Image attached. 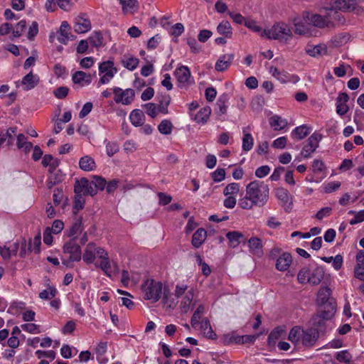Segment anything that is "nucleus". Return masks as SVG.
I'll return each mask as SVG.
<instances>
[{"label":"nucleus","mask_w":364,"mask_h":364,"mask_svg":"<svg viewBox=\"0 0 364 364\" xmlns=\"http://www.w3.org/2000/svg\"><path fill=\"white\" fill-rule=\"evenodd\" d=\"M269 198V187L263 181L254 180L245 187V194L241 195L239 206L244 210H252L254 207H264Z\"/></svg>","instance_id":"nucleus-1"},{"label":"nucleus","mask_w":364,"mask_h":364,"mask_svg":"<svg viewBox=\"0 0 364 364\" xmlns=\"http://www.w3.org/2000/svg\"><path fill=\"white\" fill-rule=\"evenodd\" d=\"M143 298L155 303L158 301L162 294H164L163 284L160 282L154 279H147L141 285Z\"/></svg>","instance_id":"nucleus-2"},{"label":"nucleus","mask_w":364,"mask_h":364,"mask_svg":"<svg viewBox=\"0 0 364 364\" xmlns=\"http://www.w3.org/2000/svg\"><path fill=\"white\" fill-rule=\"evenodd\" d=\"M292 35L289 26L284 23H277L270 29L262 31L261 36L269 39L287 41Z\"/></svg>","instance_id":"nucleus-3"},{"label":"nucleus","mask_w":364,"mask_h":364,"mask_svg":"<svg viewBox=\"0 0 364 364\" xmlns=\"http://www.w3.org/2000/svg\"><path fill=\"white\" fill-rule=\"evenodd\" d=\"M99 72L100 74H102L99 83L107 84L117 73V69L114 66V62L112 60H107L104 61L99 65Z\"/></svg>","instance_id":"nucleus-4"},{"label":"nucleus","mask_w":364,"mask_h":364,"mask_svg":"<svg viewBox=\"0 0 364 364\" xmlns=\"http://www.w3.org/2000/svg\"><path fill=\"white\" fill-rule=\"evenodd\" d=\"M113 93L114 94V100L115 102L122 103L124 105H130L135 97V92L131 88L122 90L120 87H115L113 88Z\"/></svg>","instance_id":"nucleus-5"},{"label":"nucleus","mask_w":364,"mask_h":364,"mask_svg":"<svg viewBox=\"0 0 364 364\" xmlns=\"http://www.w3.org/2000/svg\"><path fill=\"white\" fill-rule=\"evenodd\" d=\"M331 295V290L330 288L327 287H321L317 294V303L326 310H329L330 307L333 306V312H335L336 301Z\"/></svg>","instance_id":"nucleus-6"},{"label":"nucleus","mask_w":364,"mask_h":364,"mask_svg":"<svg viewBox=\"0 0 364 364\" xmlns=\"http://www.w3.org/2000/svg\"><path fill=\"white\" fill-rule=\"evenodd\" d=\"M321 139L322 135L316 132H314L308 138L301 152V154L304 158H309L311 156V154H313L318 147L319 142Z\"/></svg>","instance_id":"nucleus-7"},{"label":"nucleus","mask_w":364,"mask_h":364,"mask_svg":"<svg viewBox=\"0 0 364 364\" xmlns=\"http://www.w3.org/2000/svg\"><path fill=\"white\" fill-rule=\"evenodd\" d=\"M303 18L307 24L318 28L328 27L332 24L328 16H323L319 14L305 13Z\"/></svg>","instance_id":"nucleus-8"},{"label":"nucleus","mask_w":364,"mask_h":364,"mask_svg":"<svg viewBox=\"0 0 364 364\" xmlns=\"http://www.w3.org/2000/svg\"><path fill=\"white\" fill-rule=\"evenodd\" d=\"M75 193H82L84 195H90L92 196L97 194V191L92 181H89L86 178H82L75 181L74 187Z\"/></svg>","instance_id":"nucleus-9"},{"label":"nucleus","mask_w":364,"mask_h":364,"mask_svg":"<svg viewBox=\"0 0 364 364\" xmlns=\"http://www.w3.org/2000/svg\"><path fill=\"white\" fill-rule=\"evenodd\" d=\"M63 252L70 255L69 260L71 262H79L82 258L81 248L75 242V239L68 241L63 245Z\"/></svg>","instance_id":"nucleus-10"},{"label":"nucleus","mask_w":364,"mask_h":364,"mask_svg":"<svg viewBox=\"0 0 364 364\" xmlns=\"http://www.w3.org/2000/svg\"><path fill=\"white\" fill-rule=\"evenodd\" d=\"M318 338V331L316 328H311L306 331L302 329L301 342L304 346H313Z\"/></svg>","instance_id":"nucleus-11"},{"label":"nucleus","mask_w":364,"mask_h":364,"mask_svg":"<svg viewBox=\"0 0 364 364\" xmlns=\"http://www.w3.org/2000/svg\"><path fill=\"white\" fill-rule=\"evenodd\" d=\"M334 313L333 306L330 307L329 310L322 309L318 314L312 318L313 325L316 327L323 326L326 321L330 319L334 315Z\"/></svg>","instance_id":"nucleus-12"},{"label":"nucleus","mask_w":364,"mask_h":364,"mask_svg":"<svg viewBox=\"0 0 364 364\" xmlns=\"http://www.w3.org/2000/svg\"><path fill=\"white\" fill-rule=\"evenodd\" d=\"M174 75L177 81L183 85H188L192 82L191 80V71L187 66L182 65L178 68L176 69Z\"/></svg>","instance_id":"nucleus-13"},{"label":"nucleus","mask_w":364,"mask_h":364,"mask_svg":"<svg viewBox=\"0 0 364 364\" xmlns=\"http://www.w3.org/2000/svg\"><path fill=\"white\" fill-rule=\"evenodd\" d=\"M85 16V14H82L75 18L74 29L77 33H84L91 29V22Z\"/></svg>","instance_id":"nucleus-14"},{"label":"nucleus","mask_w":364,"mask_h":364,"mask_svg":"<svg viewBox=\"0 0 364 364\" xmlns=\"http://www.w3.org/2000/svg\"><path fill=\"white\" fill-rule=\"evenodd\" d=\"M349 96L346 92H340L336 99V113L341 116L345 115L349 107L347 105Z\"/></svg>","instance_id":"nucleus-15"},{"label":"nucleus","mask_w":364,"mask_h":364,"mask_svg":"<svg viewBox=\"0 0 364 364\" xmlns=\"http://www.w3.org/2000/svg\"><path fill=\"white\" fill-rule=\"evenodd\" d=\"M247 244L250 253L257 257H262L263 255V245L260 238L252 237L247 240Z\"/></svg>","instance_id":"nucleus-16"},{"label":"nucleus","mask_w":364,"mask_h":364,"mask_svg":"<svg viewBox=\"0 0 364 364\" xmlns=\"http://www.w3.org/2000/svg\"><path fill=\"white\" fill-rule=\"evenodd\" d=\"M72 80L74 84L83 87L91 83L92 77L90 74H87L83 71H76L72 75Z\"/></svg>","instance_id":"nucleus-17"},{"label":"nucleus","mask_w":364,"mask_h":364,"mask_svg":"<svg viewBox=\"0 0 364 364\" xmlns=\"http://www.w3.org/2000/svg\"><path fill=\"white\" fill-rule=\"evenodd\" d=\"M234 59V54H224L217 60L215 68L218 72H223L231 65Z\"/></svg>","instance_id":"nucleus-18"},{"label":"nucleus","mask_w":364,"mask_h":364,"mask_svg":"<svg viewBox=\"0 0 364 364\" xmlns=\"http://www.w3.org/2000/svg\"><path fill=\"white\" fill-rule=\"evenodd\" d=\"M122 5V12L124 14H134L139 9V2L136 0H118Z\"/></svg>","instance_id":"nucleus-19"},{"label":"nucleus","mask_w":364,"mask_h":364,"mask_svg":"<svg viewBox=\"0 0 364 364\" xmlns=\"http://www.w3.org/2000/svg\"><path fill=\"white\" fill-rule=\"evenodd\" d=\"M73 36L70 33V26L67 21H63L59 30V36L58 40L63 44H67Z\"/></svg>","instance_id":"nucleus-20"},{"label":"nucleus","mask_w":364,"mask_h":364,"mask_svg":"<svg viewBox=\"0 0 364 364\" xmlns=\"http://www.w3.org/2000/svg\"><path fill=\"white\" fill-rule=\"evenodd\" d=\"M96 246L93 242L87 245L82 256L83 261L87 264H92L95 259Z\"/></svg>","instance_id":"nucleus-21"},{"label":"nucleus","mask_w":364,"mask_h":364,"mask_svg":"<svg viewBox=\"0 0 364 364\" xmlns=\"http://www.w3.org/2000/svg\"><path fill=\"white\" fill-rule=\"evenodd\" d=\"M291 261V255L288 252H284L277 259L276 268L279 271H285L290 266Z\"/></svg>","instance_id":"nucleus-22"},{"label":"nucleus","mask_w":364,"mask_h":364,"mask_svg":"<svg viewBox=\"0 0 364 364\" xmlns=\"http://www.w3.org/2000/svg\"><path fill=\"white\" fill-rule=\"evenodd\" d=\"M324 269L322 267H316L310 274L309 283L313 285H318L323 279Z\"/></svg>","instance_id":"nucleus-23"},{"label":"nucleus","mask_w":364,"mask_h":364,"mask_svg":"<svg viewBox=\"0 0 364 364\" xmlns=\"http://www.w3.org/2000/svg\"><path fill=\"white\" fill-rule=\"evenodd\" d=\"M311 132L310 127L303 124L296 127L291 133V136L296 140H301L305 138Z\"/></svg>","instance_id":"nucleus-24"},{"label":"nucleus","mask_w":364,"mask_h":364,"mask_svg":"<svg viewBox=\"0 0 364 364\" xmlns=\"http://www.w3.org/2000/svg\"><path fill=\"white\" fill-rule=\"evenodd\" d=\"M207 237L206 231L203 228H199L193 235L192 245L194 247H200L205 242Z\"/></svg>","instance_id":"nucleus-25"},{"label":"nucleus","mask_w":364,"mask_h":364,"mask_svg":"<svg viewBox=\"0 0 364 364\" xmlns=\"http://www.w3.org/2000/svg\"><path fill=\"white\" fill-rule=\"evenodd\" d=\"M217 32L225 38H230L232 36V28L229 21H223L217 26Z\"/></svg>","instance_id":"nucleus-26"},{"label":"nucleus","mask_w":364,"mask_h":364,"mask_svg":"<svg viewBox=\"0 0 364 364\" xmlns=\"http://www.w3.org/2000/svg\"><path fill=\"white\" fill-rule=\"evenodd\" d=\"M122 63L127 69L134 70L139 64V59L132 55L125 54L122 57Z\"/></svg>","instance_id":"nucleus-27"},{"label":"nucleus","mask_w":364,"mask_h":364,"mask_svg":"<svg viewBox=\"0 0 364 364\" xmlns=\"http://www.w3.org/2000/svg\"><path fill=\"white\" fill-rule=\"evenodd\" d=\"M39 77L38 75H34L32 72H30L22 79V84L26 86V90H31L34 88L38 83Z\"/></svg>","instance_id":"nucleus-28"},{"label":"nucleus","mask_w":364,"mask_h":364,"mask_svg":"<svg viewBox=\"0 0 364 364\" xmlns=\"http://www.w3.org/2000/svg\"><path fill=\"white\" fill-rule=\"evenodd\" d=\"M226 237L230 242V246L236 247L241 242V240L244 238V235L238 231H230L226 234Z\"/></svg>","instance_id":"nucleus-29"},{"label":"nucleus","mask_w":364,"mask_h":364,"mask_svg":"<svg viewBox=\"0 0 364 364\" xmlns=\"http://www.w3.org/2000/svg\"><path fill=\"white\" fill-rule=\"evenodd\" d=\"M200 329L203 331L206 338L215 339L216 334L213 331L210 323L208 318L203 319L200 323Z\"/></svg>","instance_id":"nucleus-30"},{"label":"nucleus","mask_w":364,"mask_h":364,"mask_svg":"<svg viewBox=\"0 0 364 364\" xmlns=\"http://www.w3.org/2000/svg\"><path fill=\"white\" fill-rule=\"evenodd\" d=\"M79 166L83 171H91L95 169V163L92 157L85 156L80 159Z\"/></svg>","instance_id":"nucleus-31"},{"label":"nucleus","mask_w":364,"mask_h":364,"mask_svg":"<svg viewBox=\"0 0 364 364\" xmlns=\"http://www.w3.org/2000/svg\"><path fill=\"white\" fill-rule=\"evenodd\" d=\"M306 53L311 57H318L327 52V48L325 45L319 44L315 46H309L306 49Z\"/></svg>","instance_id":"nucleus-32"},{"label":"nucleus","mask_w":364,"mask_h":364,"mask_svg":"<svg viewBox=\"0 0 364 364\" xmlns=\"http://www.w3.org/2000/svg\"><path fill=\"white\" fill-rule=\"evenodd\" d=\"M129 119L134 126L139 127L144 122V114L139 109H134L131 112Z\"/></svg>","instance_id":"nucleus-33"},{"label":"nucleus","mask_w":364,"mask_h":364,"mask_svg":"<svg viewBox=\"0 0 364 364\" xmlns=\"http://www.w3.org/2000/svg\"><path fill=\"white\" fill-rule=\"evenodd\" d=\"M269 71L272 74V75L282 83H287L291 82L290 75L287 72H281L275 67H271Z\"/></svg>","instance_id":"nucleus-34"},{"label":"nucleus","mask_w":364,"mask_h":364,"mask_svg":"<svg viewBox=\"0 0 364 364\" xmlns=\"http://www.w3.org/2000/svg\"><path fill=\"white\" fill-rule=\"evenodd\" d=\"M193 299V290L191 289L186 293L184 297L183 298V300L181 302V309L183 313L186 314L189 311L190 306L191 304Z\"/></svg>","instance_id":"nucleus-35"},{"label":"nucleus","mask_w":364,"mask_h":364,"mask_svg":"<svg viewBox=\"0 0 364 364\" xmlns=\"http://www.w3.org/2000/svg\"><path fill=\"white\" fill-rule=\"evenodd\" d=\"M269 124L275 130H281L287 125V121L279 116L274 115L269 119Z\"/></svg>","instance_id":"nucleus-36"},{"label":"nucleus","mask_w":364,"mask_h":364,"mask_svg":"<svg viewBox=\"0 0 364 364\" xmlns=\"http://www.w3.org/2000/svg\"><path fill=\"white\" fill-rule=\"evenodd\" d=\"M211 113V109L210 107H205L201 108L195 117V120L198 123H205L209 119Z\"/></svg>","instance_id":"nucleus-37"},{"label":"nucleus","mask_w":364,"mask_h":364,"mask_svg":"<svg viewBox=\"0 0 364 364\" xmlns=\"http://www.w3.org/2000/svg\"><path fill=\"white\" fill-rule=\"evenodd\" d=\"M301 336L302 328L299 326H294L291 329L288 338L291 343L296 344L300 339L301 340Z\"/></svg>","instance_id":"nucleus-38"},{"label":"nucleus","mask_w":364,"mask_h":364,"mask_svg":"<svg viewBox=\"0 0 364 364\" xmlns=\"http://www.w3.org/2000/svg\"><path fill=\"white\" fill-rule=\"evenodd\" d=\"M336 4L338 9L350 11L355 8V0H336Z\"/></svg>","instance_id":"nucleus-39"},{"label":"nucleus","mask_w":364,"mask_h":364,"mask_svg":"<svg viewBox=\"0 0 364 364\" xmlns=\"http://www.w3.org/2000/svg\"><path fill=\"white\" fill-rule=\"evenodd\" d=\"M173 124L170 120L164 119L158 126L159 132L162 134L168 135L172 132Z\"/></svg>","instance_id":"nucleus-40"},{"label":"nucleus","mask_w":364,"mask_h":364,"mask_svg":"<svg viewBox=\"0 0 364 364\" xmlns=\"http://www.w3.org/2000/svg\"><path fill=\"white\" fill-rule=\"evenodd\" d=\"M335 357L336 359L340 363L351 364L353 357L351 354L346 350L337 352Z\"/></svg>","instance_id":"nucleus-41"},{"label":"nucleus","mask_w":364,"mask_h":364,"mask_svg":"<svg viewBox=\"0 0 364 364\" xmlns=\"http://www.w3.org/2000/svg\"><path fill=\"white\" fill-rule=\"evenodd\" d=\"M41 235H38L33 240L29 241L28 250L30 252H34L36 254H38L41 250Z\"/></svg>","instance_id":"nucleus-42"},{"label":"nucleus","mask_w":364,"mask_h":364,"mask_svg":"<svg viewBox=\"0 0 364 364\" xmlns=\"http://www.w3.org/2000/svg\"><path fill=\"white\" fill-rule=\"evenodd\" d=\"M254 139L251 134L244 133L242 138V149L245 151H249L252 149Z\"/></svg>","instance_id":"nucleus-43"},{"label":"nucleus","mask_w":364,"mask_h":364,"mask_svg":"<svg viewBox=\"0 0 364 364\" xmlns=\"http://www.w3.org/2000/svg\"><path fill=\"white\" fill-rule=\"evenodd\" d=\"M95 265L96 267L100 268L106 276L109 277H111V264L109 257L105 258V259H102L100 264L95 263Z\"/></svg>","instance_id":"nucleus-44"},{"label":"nucleus","mask_w":364,"mask_h":364,"mask_svg":"<svg viewBox=\"0 0 364 364\" xmlns=\"http://www.w3.org/2000/svg\"><path fill=\"white\" fill-rule=\"evenodd\" d=\"M82 218H79L73 223L70 228L68 236H75L77 233L82 232Z\"/></svg>","instance_id":"nucleus-45"},{"label":"nucleus","mask_w":364,"mask_h":364,"mask_svg":"<svg viewBox=\"0 0 364 364\" xmlns=\"http://www.w3.org/2000/svg\"><path fill=\"white\" fill-rule=\"evenodd\" d=\"M74 198V213L76 214L79 210H82L85 205V198L81 193H75Z\"/></svg>","instance_id":"nucleus-46"},{"label":"nucleus","mask_w":364,"mask_h":364,"mask_svg":"<svg viewBox=\"0 0 364 364\" xmlns=\"http://www.w3.org/2000/svg\"><path fill=\"white\" fill-rule=\"evenodd\" d=\"M240 191V186L237 183H231L226 186L223 190L225 196L236 195Z\"/></svg>","instance_id":"nucleus-47"},{"label":"nucleus","mask_w":364,"mask_h":364,"mask_svg":"<svg viewBox=\"0 0 364 364\" xmlns=\"http://www.w3.org/2000/svg\"><path fill=\"white\" fill-rule=\"evenodd\" d=\"M102 36L100 32H94L88 38L91 46L96 48L102 46Z\"/></svg>","instance_id":"nucleus-48"},{"label":"nucleus","mask_w":364,"mask_h":364,"mask_svg":"<svg viewBox=\"0 0 364 364\" xmlns=\"http://www.w3.org/2000/svg\"><path fill=\"white\" fill-rule=\"evenodd\" d=\"M163 303L170 309H174L178 303L174 299H171V294L166 289H164Z\"/></svg>","instance_id":"nucleus-49"},{"label":"nucleus","mask_w":364,"mask_h":364,"mask_svg":"<svg viewBox=\"0 0 364 364\" xmlns=\"http://www.w3.org/2000/svg\"><path fill=\"white\" fill-rule=\"evenodd\" d=\"M259 335H244V336H238L236 338L237 344H244V343H253L255 340L258 338Z\"/></svg>","instance_id":"nucleus-50"},{"label":"nucleus","mask_w":364,"mask_h":364,"mask_svg":"<svg viewBox=\"0 0 364 364\" xmlns=\"http://www.w3.org/2000/svg\"><path fill=\"white\" fill-rule=\"evenodd\" d=\"M310 271L307 267L302 268L297 276V279L299 283L304 284L309 282V278L310 277Z\"/></svg>","instance_id":"nucleus-51"},{"label":"nucleus","mask_w":364,"mask_h":364,"mask_svg":"<svg viewBox=\"0 0 364 364\" xmlns=\"http://www.w3.org/2000/svg\"><path fill=\"white\" fill-rule=\"evenodd\" d=\"M57 290L54 287H50L49 290H43L39 294V297L42 299H50L55 296Z\"/></svg>","instance_id":"nucleus-52"},{"label":"nucleus","mask_w":364,"mask_h":364,"mask_svg":"<svg viewBox=\"0 0 364 364\" xmlns=\"http://www.w3.org/2000/svg\"><path fill=\"white\" fill-rule=\"evenodd\" d=\"M211 177L214 182H220L225 178V170L218 168L211 173Z\"/></svg>","instance_id":"nucleus-53"},{"label":"nucleus","mask_w":364,"mask_h":364,"mask_svg":"<svg viewBox=\"0 0 364 364\" xmlns=\"http://www.w3.org/2000/svg\"><path fill=\"white\" fill-rule=\"evenodd\" d=\"M26 21L25 20L20 21L16 25L15 28L13 30L12 34L14 37H20L22 35L23 31L26 28Z\"/></svg>","instance_id":"nucleus-54"},{"label":"nucleus","mask_w":364,"mask_h":364,"mask_svg":"<svg viewBox=\"0 0 364 364\" xmlns=\"http://www.w3.org/2000/svg\"><path fill=\"white\" fill-rule=\"evenodd\" d=\"M92 182L93 183L96 191L97 189L103 191L105 188L107 184V181L105 178L97 176H94V180L92 181Z\"/></svg>","instance_id":"nucleus-55"},{"label":"nucleus","mask_w":364,"mask_h":364,"mask_svg":"<svg viewBox=\"0 0 364 364\" xmlns=\"http://www.w3.org/2000/svg\"><path fill=\"white\" fill-rule=\"evenodd\" d=\"M277 197L282 201L287 203L289 200V191L284 188H279L276 190Z\"/></svg>","instance_id":"nucleus-56"},{"label":"nucleus","mask_w":364,"mask_h":364,"mask_svg":"<svg viewBox=\"0 0 364 364\" xmlns=\"http://www.w3.org/2000/svg\"><path fill=\"white\" fill-rule=\"evenodd\" d=\"M245 26L255 32L259 33L260 36L262 31H264L257 24V22L252 19L247 18Z\"/></svg>","instance_id":"nucleus-57"},{"label":"nucleus","mask_w":364,"mask_h":364,"mask_svg":"<svg viewBox=\"0 0 364 364\" xmlns=\"http://www.w3.org/2000/svg\"><path fill=\"white\" fill-rule=\"evenodd\" d=\"M270 171V168L269 166H262L257 168L255 171V176L257 178H262L264 176H267Z\"/></svg>","instance_id":"nucleus-58"},{"label":"nucleus","mask_w":364,"mask_h":364,"mask_svg":"<svg viewBox=\"0 0 364 364\" xmlns=\"http://www.w3.org/2000/svg\"><path fill=\"white\" fill-rule=\"evenodd\" d=\"M69 89L67 87L61 86L54 91V95L58 99H63L67 97Z\"/></svg>","instance_id":"nucleus-59"},{"label":"nucleus","mask_w":364,"mask_h":364,"mask_svg":"<svg viewBox=\"0 0 364 364\" xmlns=\"http://www.w3.org/2000/svg\"><path fill=\"white\" fill-rule=\"evenodd\" d=\"M63 198V192L61 188H56L53 191V200L55 205H58Z\"/></svg>","instance_id":"nucleus-60"},{"label":"nucleus","mask_w":364,"mask_h":364,"mask_svg":"<svg viewBox=\"0 0 364 364\" xmlns=\"http://www.w3.org/2000/svg\"><path fill=\"white\" fill-rule=\"evenodd\" d=\"M183 31H184L183 25L181 23H177L172 26L171 30V34L176 37H178L179 36H181L183 33Z\"/></svg>","instance_id":"nucleus-61"},{"label":"nucleus","mask_w":364,"mask_h":364,"mask_svg":"<svg viewBox=\"0 0 364 364\" xmlns=\"http://www.w3.org/2000/svg\"><path fill=\"white\" fill-rule=\"evenodd\" d=\"M346 68H350V65H346L342 63L340 66L333 68V73L337 77H341L346 74Z\"/></svg>","instance_id":"nucleus-62"},{"label":"nucleus","mask_w":364,"mask_h":364,"mask_svg":"<svg viewBox=\"0 0 364 364\" xmlns=\"http://www.w3.org/2000/svg\"><path fill=\"white\" fill-rule=\"evenodd\" d=\"M212 34L213 33L210 30H201L198 35V41L201 43H205L211 37Z\"/></svg>","instance_id":"nucleus-63"},{"label":"nucleus","mask_w":364,"mask_h":364,"mask_svg":"<svg viewBox=\"0 0 364 364\" xmlns=\"http://www.w3.org/2000/svg\"><path fill=\"white\" fill-rule=\"evenodd\" d=\"M119 151V147L116 143L108 142L106 144V152L109 156H112Z\"/></svg>","instance_id":"nucleus-64"}]
</instances>
